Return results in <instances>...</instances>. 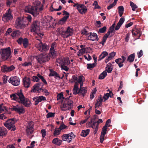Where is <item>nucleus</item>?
<instances>
[{
	"label": "nucleus",
	"mask_w": 148,
	"mask_h": 148,
	"mask_svg": "<svg viewBox=\"0 0 148 148\" xmlns=\"http://www.w3.org/2000/svg\"><path fill=\"white\" fill-rule=\"evenodd\" d=\"M132 32L133 36H137V39L139 38L142 34V32L140 29H133Z\"/></svg>",
	"instance_id": "obj_21"
},
{
	"label": "nucleus",
	"mask_w": 148,
	"mask_h": 148,
	"mask_svg": "<svg viewBox=\"0 0 148 148\" xmlns=\"http://www.w3.org/2000/svg\"><path fill=\"white\" fill-rule=\"evenodd\" d=\"M69 18V16H64L61 19L59 22V23L60 24H62L66 22L67 19Z\"/></svg>",
	"instance_id": "obj_40"
},
{
	"label": "nucleus",
	"mask_w": 148,
	"mask_h": 148,
	"mask_svg": "<svg viewBox=\"0 0 148 148\" xmlns=\"http://www.w3.org/2000/svg\"><path fill=\"white\" fill-rule=\"evenodd\" d=\"M115 62L118 64V65L120 68H121L123 66V63L124 62L123 61V59L121 58H118L115 60Z\"/></svg>",
	"instance_id": "obj_26"
},
{
	"label": "nucleus",
	"mask_w": 148,
	"mask_h": 148,
	"mask_svg": "<svg viewBox=\"0 0 148 148\" xmlns=\"http://www.w3.org/2000/svg\"><path fill=\"white\" fill-rule=\"evenodd\" d=\"M113 95V94L112 91H110L109 93H107L104 94V96L103 97V98L104 99V101H105L107 100L108 99L109 97H112Z\"/></svg>",
	"instance_id": "obj_28"
},
{
	"label": "nucleus",
	"mask_w": 148,
	"mask_h": 148,
	"mask_svg": "<svg viewBox=\"0 0 148 148\" xmlns=\"http://www.w3.org/2000/svg\"><path fill=\"white\" fill-rule=\"evenodd\" d=\"M89 35L88 36V38L87 39L88 40H90L92 41L97 40L98 41L99 38L98 37L97 34L95 33L90 32L88 33Z\"/></svg>",
	"instance_id": "obj_15"
},
{
	"label": "nucleus",
	"mask_w": 148,
	"mask_h": 148,
	"mask_svg": "<svg viewBox=\"0 0 148 148\" xmlns=\"http://www.w3.org/2000/svg\"><path fill=\"white\" fill-rule=\"evenodd\" d=\"M103 101L102 96L101 95H100L98 97L97 99L96 103H97V102L98 103L102 102Z\"/></svg>",
	"instance_id": "obj_58"
},
{
	"label": "nucleus",
	"mask_w": 148,
	"mask_h": 148,
	"mask_svg": "<svg viewBox=\"0 0 148 148\" xmlns=\"http://www.w3.org/2000/svg\"><path fill=\"white\" fill-rule=\"evenodd\" d=\"M38 62L40 64L48 61L50 59V57L47 55L41 54L36 57Z\"/></svg>",
	"instance_id": "obj_6"
},
{
	"label": "nucleus",
	"mask_w": 148,
	"mask_h": 148,
	"mask_svg": "<svg viewBox=\"0 0 148 148\" xmlns=\"http://www.w3.org/2000/svg\"><path fill=\"white\" fill-rule=\"evenodd\" d=\"M75 137V136L72 132H71L69 134H63L62 138L63 141H67L68 143H70L72 140Z\"/></svg>",
	"instance_id": "obj_9"
},
{
	"label": "nucleus",
	"mask_w": 148,
	"mask_h": 148,
	"mask_svg": "<svg viewBox=\"0 0 148 148\" xmlns=\"http://www.w3.org/2000/svg\"><path fill=\"white\" fill-rule=\"evenodd\" d=\"M22 43L24 48H26L28 45V40L27 38H25L23 41Z\"/></svg>",
	"instance_id": "obj_46"
},
{
	"label": "nucleus",
	"mask_w": 148,
	"mask_h": 148,
	"mask_svg": "<svg viewBox=\"0 0 148 148\" xmlns=\"http://www.w3.org/2000/svg\"><path fill=\"white\" fill-rule=\"evenodd\" d=\"M107 75V72L106 71H104L99 76V79H103Z\"/></svg>",
	"instance_id": "obj_37"
},
{
	"label": "nucleus",
	"mask_w": 148,
	"mask_h": 148,
	"mask_svg": "<svg viewBox=\"0 0 148 148\" xmlns=\"http://www.w3.org/2000/svg\"><path fill=\"white\" fill-rule=\"evenodd\" d=\"M50 53L51 54V56L53 58H54L56 56V52L55 50H50Z\"/></svg>",
	"instance_id": "obj_54"
},
{
	"label": "nucleus",
	"mask_w": 148,
	"mask_h": 148,
	"mask_svg": "<svg viewBox=\"0 0 148 148\" xmlns=\"http://www.w3.org/2000/svg\"><path fill=\"white\" fill-rule=\"evenodd\" d=\"M114 28L110 27L107 34L110 36V37H112L115 33V30Z\"/></svg>",
	"instance_id": "obj_24"
},
{
	"label": "nucleus",
	"mask_w": 148,
	"mask_h": 148,
	"mask_svg": "<svg viewBox=\"0 0 148 148\" xmlns=\"http://www.w3.org/2000/svg\"><path fill=\"white\" fill-rule=\"evenodd\" d=\"M107 29V27L106 26H104L102 28L99 29L98 32L99 34H102L105 33Z\"/></svg>",
	"instance_id": "obj_47"
},
{
	"label": "nucleus",
	"mask_w": 148,
	"mask_h": 148,
	"mask_svg": "<svg viewBox=\"0 0 148 148\" xmlns=\"http://www.w3.org/2000/svg\"><path fill=\"white\" fill-rule=\"evenodd\" d=\"M39 80L38 77L37 76H34L32 77V80L34 82H38Z\"/></svg>",
	"instance_id": "obj_63"
},
{
	"label": "nucleus",
	"mask_w": 148,
	"mask_h": 148,
	"mask_svg": "<svg viewBox=\"0 0 148 148\" xmlns=\"http://www.w3.org/2000/svg\"><path fill=\"white\" fill-rule=\"evenodd\" d=\"M60 63L61 64V65H68L70 63V62L69 59L66 60L65 59L62 60Z\"/></svg>",
	"instance_id": "obj_41"
},
{
	"label": "nucleus",
	"mask_w": 148,
	"mask_h": 148,
	"mask_svg": "<svg viewBox=\"0 0 148 148\" xmlns=\"http://www.w3.org/2000/svg\"><path fill=\"white\" fill-rule=\"evenodd\" d=\"M61 68L62 70H64L66 71H68L69 70V68L66 65H61Z\"/></svg>",
	"instance_id": "obj_59"
},
{
	"label": "nucleus",
	"mask_w": 148,
	"mask_h": 148,
	"mask_svg": "<svg viewBox=\"0 0 148 148\" xmlns=\"http://www.w3.org/2000/svg\"><path fill=\"white\" fill-rule=\"evenodd\" d=\"M17 95L18 97H17L16 95L13 94L10 95V97L13 100L18 101L19 103L23 104L25 107H30V101L28 99L25 97L21 90L20 92H17Z\"/></svg>",
	"instance_id": "obj_1"
},
{
	"label": "nucleus",
	"mask_w": 148,
	"mask_h": 148,
	"mask_svg": "<svg viewBox=\"0 0 148 148\" xmlns=\"http://www.w3.org/2000/svg\"><path fill=\"white\" fill-rule=\"evenodd\" d=\"M41 84H42V83H38L34 85L33 87V88L31 90V92H37L39 93L40 92L41 90L42 91L43 89H42V88H40V85Z\"/></svg>",
	"instance_id": "obj_12"
},
{
	"label": "nucleus",
	"mask_w": 148,
	"mask_h": 148,
	"mask_svg": "<svg viewBox=\"0 0 148 148\" xmlns=\"http://www.w3.org/2000/svg\"><path fill=\"white\" fill-rule=\"evenodd\" d=\"M24 18L27 19L26 20V23H27V21H28L29 22H31L32 21V17L30 15H28L27 17L23 18Z\"/></svg>",
	"instance_id": "obj_56"
},
{
	"label": "nucleus",
	"mask_w": 148,
	"mask_h": 148,
	"mask_svg": "<svg viewBox=\"0 0 148 148\" xmlns=\"http://www.w3.org/2000/svg\"><path fill=\"white\" fill-rule=\"evenodd\" d=\"M130 5L131 6L132 10L133 11H135L136 8H137V6L133 2L130 1Z\"/></svg>",
	"instance_id": "obj_50"
},
{
	"label": "nucleus",
	"mask_w": 148,
	"mask_h": 148,
	"mask_svg": "<svg viewBox=\"0 0 148 148\" xmlns=\"http://www.w3.org/2000/svg\"><path fill=\"white\" fill-rule=\"evenodd\" d=\"M27 19L19 17L17 18L16 21V25L18 28H24L26 25H28V23H26Z\"/></svg>",
	"instance_id": "obj_5"
},
{
	"label": "nucleus",
	"mask_w": 148,
	"mask_h": 148,
	"mask_svg": "<svg viewBox=\"0 0 148 148\" xmlns=\"http://www.w3.org/2000/svg\"><path fill=\"white\" fill-rule=\"evenodd\" d=\"M10 83L14 86L18 85L20 84L19 79L17 77H12L10 78Z\"/></svg>",
	"instance_id": "obj_13"
},
{
	"label": "nucleus",
	"mask_w": 148,
	"mask_h": 148,
	"mask_svg": "<svg viewBox=\"0 0 148 148\" xmlns=\"http://www.w3.org/2000/svg\"><path fill=\"white\" fill-rule=\"evenodd\" d=\"M135 58V54L133 53L130 55L127 58V60L130 62H132L134 60Z\"/></svg>",
	"instance_id": "obj_35"
},
{
	"label": "nucleus",
	"mask_w": 148,
	"mask_h": 148,
	"mask_svg": "<svg viewBox=\"0 0 148 148\" xmlns=\"http://www.w3.org/2000/svg\"><path fill=\"white\" fill-rule=\"evenodd\" d=\"M124 21L125 18L123 17H122L120 19L119 22L117 23L122 25L123 23H124Z\"/></svg>",
	"instance_id": "obj_60"
},
{
	"label": "nucleus",
	"mask_w": 148,
	"mask_h": 148,
	"mask_svg": "<svg viewBox=\"0 0 148 148\" xmlns=\"http://www.w3.org/2000/svg\"><path fill=\"white\" fill-rule=\"evenodd\" d=\"M55 113L50 112L48 113L46 115V117L47 119L51 117H54L55 116Z\"/></svg>",
	"instance_id": "obj_53"
},
{
	"label": "nucleus",
	"mask_w": 148,
	"mask_h": 148,
	"mask_svg": "<svg viewBox=\"0 0 148 148\" xmlns=\"http://www.w3.org/2000/svg\"><path fill=\"white\" fill-rule=\"evenodd\" d=\"M67 127V126L63 124V122H62V124L60 125L59 128L61 131L62 130L66 129Z\"/></svg>",
	"instance_id": "obj_55"
},
{
	"label": "nucleus",
	"mask_w": 148,
	"mask_h": 148,
	"mask_svg": "<svg viewBox=\"0 0 148 148\" xmlns=\"http://www.w3.org/2000/svg\"><path fill=\"white\" fill-rule=\"evenodd\" d=\"M33 122L31 121L28 123L26 127V131L27 134H32L34 132Z\"/></svg>",
	"instance_id": "obj_11"
},
{
	"label": "nucleus",
	"mask_w": 148,
	"mask_h": 148,
	"mask_svg": "<svg viewBox=\"0 0 148 148\" xmlns=\"http://www.w3.org/2000/svg\"><path fill=\"white\" fill-rule=\"evenodd\" d=\"M97 64V63H94L92 64H87V68L88 69L92 70L95 67Z\"/></svg>",
	"instance_id": "obj_36"
},
{
	"label": "nucleus",
	"mask_w": 148,
	"mask_h": 148,
	"mask_svg": "<svg viewBox=\"0 0 148 148\" xmlns=\"http://www.w3.org/2000/svg\"><path fill=\"white\" fill-rule=\"evenodd\" d=\"M111 38V37H110V36L109 35H108V34H105L104 36H103L102 39V41L100 42H99V43L100 44H101L103 46L104 44V43L106 42L107 38Z\"/></svg>",
	"instance_id": "obj_29"
},
{
	"label": "nucleus",
	"mask_w": 148,
	"mask_h": 148,
	"mask_svg": "<svg viewBox=\"0 0 148 148\" xmlns=\"http://www.w3.org/2000/svg\"><path fill=\"white\" fill-rule=\"evenodd\" d=\"M40 22L38 21H33L31 27V31L32 32H34L35 34L37 35L36 36V38H42L44 34L40 32Z\"/></svg>",
	"instance_id": "obj_2"
},
{
	"label": "nucleus",
	"mask_w": 148,
	"mask_h": 148,
	"mask_svg": "<svg viewBox=\"0 0 148 148\" xmlns=\"http://www.w3.org/2000/svg\"><path fill=\"white\" fill-rule=\"evenodd\" d=\"M52 143L56 145H60L62 144V141L57 138H56L53 139Z\"/></svg>",
	"instance_id": "obj_30"
},
{
	"label": "nucleus",
	"mask_w": 148,
	"mask_h": 148,
	"mask_svg": "<svg viewBox=\"0 0 148 148\" xmlns=\"http://www.w3.org/2000/svg\"><path fill=\"white\" fill-rule=\"evenodd\" d=\"M46 97L43 96H41L38 97L36 96L34 97L33 98V100L35 101L34 105H37L38 103L42 101L46 100Z\"/></svg>",
	"instance_id": "obj_18"
},
{
	"label": "nucleus",
	"mask_w": 148,
	"mask_h": 148,
	"mask_svg": "<svg viewBox=\"0 0 148 148\" xmlns=\"http://www.w3.org/2000/svg\"><path fill=\"white\" fill-rule=\"evenodd\" d=\"M77 9L79 12L81 14L86 13L87 10L86 6L83 4H80L79 5V6L77 7Z\"/></svg>",
	"instance_id": "obj_16"
},
{
	"label": "nucleus",
	"mask_w": 148,
	"mask_h": 148,
	"mask_svg": "<svg viewBox=\"0 0 148 148\" xmlns=\"http://www.w3.org/2000/svg\"><path fill=\"white\" fill-rule=\"evenodd\" d=\"M107 127L106 126H104L102 128V130L101 133V135L100 137V142L101 143H102L104 140L105 136L106 134L107 133Z\"/></svg>",
	"instance_id": "obj_14"
},
{
	"label": "nucleus",
	"mask_w": 148,
	"mask_h": 148,
	"mask_svg": "<svg viewBox=\"0 0 148 148\" xmlns=\"http://www.w3.org/2000/svg\"><path fill=\"white\" fill-rule=\"evenodd\" d=\"M87 90L84 87L81 88L79 90V95H82L83 97H84L86 93Z\"/></svg>",
	"instance_id": "obj_33"
},
{
	"label": "nucleus",
	"mask_w": 148,
	"mask_h": 148,
	"mask_svg": "<svg viewBox=\"0 0 148 148\" xmlns=\"http://www.w3.org/2000/svg\"><path fill=\"white\" fill-rule=\"evenodd\" d=\"M57 99L58 100L61 99L62 98L63 99H67L68 98H65L63 97V93L61 92L60 93L58 94L57 97Z\"/></svg>",
	"instance_id": "obj_45"
},
{
	"label": "nucleus",
	"mask_w": 148,
	"mask_h": 148,
	"mask_svg": "<svg viewBox=\"0 0 148 148\" xmlns=\"http://www.w3.org/2000/svg\"><path fill=\"white\" fill-rule=\"evenodd\" d=\"M13 111H15L18 113L19 114H24L25 112V109L23 107H21L17 105L15 106H12V107L10 108V109Z\"/></svg>",
	"instance_id": "obj_10"
},
{
	"label": "nucleus",
	"mask_w": 148,
	"mask_h": 148,
	"mask_svg": "<svg viewBox=\"0 0 148 148\" xmlns=\"http://www.w3.org/2000/svg\"><path fill=\"white\" fill-rule=\"evenodd\" d=\"M90 116L89 115L88 117H86V119L84 120H82L81 121L80 123V125L84 124L86 123L87 120L90 117Z\"/></svg>",
	"instance_id": "obj_61"
},
{
	"label": "nucleus",
	"mask_w": 148,
	"mask_h": 148,
	"mask_svg": "<svg viewBox=\"0 0 148 148\" xmlns=\"http://www.w3.org/2000/svg\"><path fill=\"white\" fill-rule=\"evenodd\" d=\"M53 18L49 16H45V17L44 21L46 23H49Z\"/></svg>",
	"instance_id": "obj_43"
},
{
	"label": "nucleus",
	"mask_w": 148,
	"mask_h": 148,
	"mask_svg": "<svg viewBox=\"0 0 148 148\" xmlns=\"http://www.w3.org/2000/svg\"><path fill=\"white\" fill-rule=\"evenodd\" d=\"M16 122V119L14 118L10 119V130L14 131L16 130L14 124Z\"/></svg>",
	"instance_id": "obj_20"
},
{
	"label": "nucleus",
	"mask_w": 148,
	"mask_h": 148,
	"mask_svg": "<svg viewBox=\"0 0 148 148\" xmlns=\"http://www.w3.org/2000/svg\"><path fill=\"white\" fill-rule=\"evenodd\" d=\"M50 73L49 75V77L54 76L55 78L58 77L59 79H60V77L59 75L58 74L56 71H53L52 70H50Z\"/></svg>",
	"instance_id": "obj_23"
},
{
	"label": "nucleus",
	"mask_w": 148,
	"mask_h": 148,
	"mask_svg": "<svg viewBox=\"0 0 148 148\" xmlns=\"http://www.w3.org/2000/svg\"><path fill=\"white\" fill-rule=\"evenodd\" d=\"M1 70L3 72L9 71V67H7L5 66H3L1 67Z\"/></svg>",
	"instance_id": "obj_52"
},
{
	"label": "nucleus",
	"mask_w": 148,
	"mask_h": 148,
	"mask_svg": "<svg viewBox=\"0 0 148 148\" xmlns=\"http://www.w3.org/2000/svg\"><path fill=\"white\" fill-rule=\"evenodd\" d=\"M7 111L6 106L3 103L0 105V113H1L3 112H6Z\"/></svg>",
	"instance_id": "obj_38"
},
{
	"label": "nucleus",
	"mask_w": 148,
	"mask_h": 148,
	"mask_svg": "<svg viewBox=\"0 0 148 148\" xmlns=\"http://www.w3.org/2000/svg\"><path fill=\"white\" fill-rule=\"evenodd\" d=\"M71 108L69 106L67 105V104L64 103L63 105L61 107V110L62 111H65L69 110Z\"/></svg>",
	"instance_id": "obj_39"
},
{
	"label": "nucleus",
	"mask_w": 148,
	"mask_h": 148,
	"mask_svg": "<svg viewBox=\"0 0 148 148\" xmlns=\"http://www.w3.org/2000/svg\"><path fill=\"white\" fill-rule=\"evenodd\" d=\"M41 39L40 38H37V40L40 41V42L38 45H36V47L39 51L44 53L49 50V47L46 43H43L42 42Z\"/></svg>",
	"instance_id": "obj_4"
},
{
	"label": "nucleus",
	"mask_w": 148,
	"mask_h": 148,
	"mask_svg": "<svg viewBox=\"0 0 148 148\" xmlns=\"http://www.w3.org/2000/svg\"><path fill=\"white\" fill-rule=\"evenodd\" d=\"M81 34L85 36L89 35L86 29H84L81 31Z\"/></svg>",
	"instance_id": "obj_62"
},
{
	"label": "nucleus",
	"mask_w": 148,
	"mask_h": 148,
	"mask_svg": "<svg viewBox=\"0 0 148 148\" xmlns=\"http://www.w3.org/2000/svg\"><path fill=\"white\" fill-rule=\"evenodd\" d=\"M71 96H70L69 97H67V99H64L65 101H64V103L67 104V105L70 107V108H71L73 107V101L69 99V98Z\"/></svg>",
	"instance_id": "obj_25"
},
{
	"label": "nucleus",
	"mask_w": 148,
	"mask_h": 148,
	"mask_svg": "<svg viewBox=\"0 0 148 148\" xmlns=\"http://www.w3.org/2000/svg\"><path fill=\"white\" fill-rule=\"evenodd\" d=\"M79 89L78 84L77 82L75 83V84L74 86V88L73 89V94L76 95L77 94H79V91H78Z\"/></svg>",
	"instance_id": "obj_32"
},
{
	"label": "nucleus",
	"mask_w": 148,
	"mask_h": 148,
	"mask_svg": "<svg viewBox=\"0 0 148 148\" xmlns=\"http://www.w3.org/2000/svg\"><path fill=\"white\" fill-rule=\"evenodd\" d=\"M90 49L91 50H92V49L90 47H86L85 48H82V49L79 50L78 51V53H80V54L83 55L84 53L86 52V51L87 49Z\"/></svg>",
	"instance_id": "obj_44"
},
{
	"label": "nucleus",
	"mask_w": 148,
	"mask_h": 148,
	"mask_svg": "<svg viewBox=\"0 0 148 148\" xmlns=\"http://www.w3.org/2000/svg\"><path fill=\"white\" fill-rule=\"evenodd\" d=\"M108 53L106 51L103 52L99 56L98 61H100L104 58L106 56L108 55Z\"/></svg>",
	"instance_id": "obj_31"
},
{
	"label": "nucleus",
	"mask_w": 148,
	"mask_h": 148,
	"mask_svg": "<svg viewBox=\"0 0 148 148\" xmlns=\"http://www.w3.org/2000/svg\"><path fill=\"white\" fill-rule=\"evenodd\" d=\"M32 65V64L31 62H25L22 64V65L24 66H31Z\"/></svg>",
	"instance_id": "obj_64"
},
{
	"label": "nucleus",
	"mask_w": 148,
	"mask_h": 148,
	"mask_svg": "<svg viewBox=\"0 0 148 148\" xmlns=\"http://www.w3.org/2000/svg\"><path fill=\"white\" fill-rule=\"evenodd\" d=\"M73 29L71 28L70 27H67L66 31H62L60 34L61 36L64 38H67L73 34Z\"/></svg>",
	"instance_id": "obj_8"
},
{
	"label": "nucleus",
	"mask_w": 148,
	"mask_h": 148,
	"mask_svg": "<svg viewBox=\"0 0 148 148\" xmlns=\"http://www.w3.org/2000/svg\"><path fill=\"white\" fill-rule=\"evenodd\" d=\"M2 20L5 23H8L9 21V8L3 14L2 16Z\"/></svg>",
	"instance_id": "obj_19"
},
{
	"label": "nucleus",
	"mask_w": 148,
	"mask_h": 148,
	"mask_svg": "<svg viewBox=\"0 0 148 148\" xmlns=\"http://www.w3.org/2000/svg\"><path fill=\"white\" fill-rule=\"evenodd\" d=\"M7 133V132L4 128L0 127V136H4Z\"/></svg>",
	"instance_id": "obj_42"
},
{
	"label": "nucleus",
	"mask_w": 148,
	"mask_h": 148,
	"mask_svg": "<svg viewBox=\"0 0 148 148\" xmlns=\"http://www.w3.org/2000/svg\"><path fill=\"white\" fill-rule=\"evenodd\" d=\"M0 54L1 58L3 60H7L9 57V47L6 49H1Z\"/></svg>",
	"instance_id": "obj_7"
},
{
	"label": "nucleus",
	"mask_w": 148,
	"mask_h": 148,
	"mask_svg": "<svg viewBox=\"0 0 148 148\" xmlns=\"http://www.w3.org/2000/svg\"><path fill=\"white\" fill-rule=\"evenodd\" d=\"M37 76L39 78L41 79L42 81L44 83L45 85L47 84V83L45 80V79L44 78V77L42 75H41L40 74H37Z\"/></svg>",
	"instance_id": "obj_49"
},
{
	"label": "nucleus",
	"mask_w": 148,
	"mask_h": 148,
	"mask_svg": "<svg viewBox=\"0 0 148 148\" xmlns=\"http://www.w3.org/2000/svg\"><path fill=\"white\" fill-rule=\"evenodd\" d=\"M113 67L112 64L109 63L107 64V67L106 68V69L105 71H106L107 73H111L113 69Z\"/></svg>",
	"instance_id": "obj_22"
},
{
	"label": "nucleus",
	"mask_w": 148,
	"mask_h": 148,
	"mask_svg": "<svg viewBox=\"0 0 148 148\" xmlns=\"http://www.w3.org/2000/svg\"><path fill=\"white\" fill-rule=\"evenodd\" d=\"M8 77V76H7L6 75H4L3 76L2 78V79L3 81V84H6L7 83Z\"/></svg>",
	"instance_id": "obj_57"
},
{
	"label": "nucleus",
	"mask_w": 148,
	"mask_h": 148,
	"mask_svg": "<svg viewBox=\"0 0 148 148\" xmlns=\"http://www.w3.org/2000/svg\"><path fill=\"white\" fill-rule=\"evenodd\" d=\"M20 32L18 30L13 31L11 34V36L13 38H15L18 37L20 35Z\"/></svg>",
	"instance_id": "obj_27"
},
{
	"label": "nucleus",
	"mask_w": 148,
	"mask_h": 148,
	"mask_svg": "<svg viewBox=\"0 0 148 148\" xmlns=\"http://www.w3.org/2000/svg\"><path fill=\"white\" fill-rule=\"evenodd\" d=\"M38 8L36 6H32L30 5L26 6L24 10L25 12L29 13L34 16H36L38 14L37 11Z\"/></svg>",
	"instance_id": "obj_3"
},
{
	"label": "nucleus",
	"mask_w": 148,
	"mask_h": 148,
	"mask_svg": "<svg viewBox=\"0 0 148 148\" xmlns=\"http://www.w3.org/2000/svg\"><path fill=\"white\" fill-rule=\"evenodd\" d=\"M23 82L24 86L26 88H28L29 87L31 83V79L29 77H25L23 79Z\"/></svg>",
	"instance_id": "obj_17"
},
{
	"label": "nucleus",
	"mask_w": 148,
	"mask_h": 148,
	"mask_svg": "<svg viewBox=\"0 0 148 148\" xmlns=\"http://www.w3.org/2000/svg\"><path fill=\"white\" fill-rule=\"evenodd\" d=\"M89 132L90 130L89 129L83 130L80 134V135L82 136L85 137L89 134Z\"/></svg>",
	"instance_id": "obj_34"
},
{
	"label": "nucleus",
	"mask_w": 148,
	"mask_h": 148,
	"mask_svg": "<svg viewBox=\"0 0 148 148\" xmlns=\"http://www.w3.org/2000/svg\"><path fill=\"white\" fill-rule=\"evenodd\" d=\"M116 53L114 51L110 53L109 54V56H108L109 60H111L115 56Z\"/></svg>",
	"instance_id": "obj_51"
},
{
	"label": "nucleus",
	"mask_w": 148,
	"mask_h": 148,
	"mask_svg": "<svg viewBox=\"0 0 148 148\" xmlns=\"http://www.w3.org/2000/svg\"><path fill=\"white\" fill-rule=\"evenodd\" d=\"M61 131V130L59 129V128H55V130L54 131V132L53 133L54 136H56L59 135L60 134V132Z\"/></svg>",
	"instance_id": "obj_48"
}]
</instances>
